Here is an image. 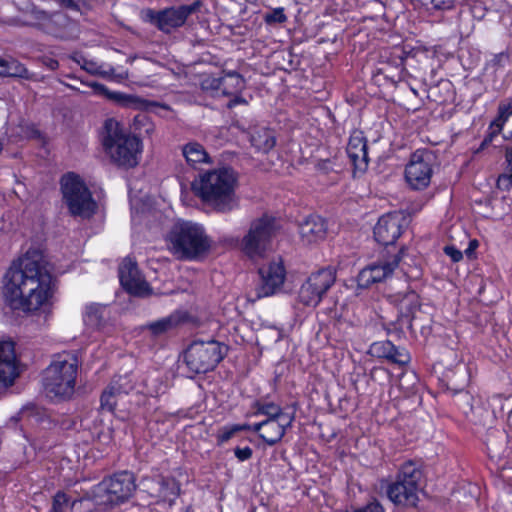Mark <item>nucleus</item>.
I'll return each instance as SVG.
<instances>
[{
	"instance_id": "a878e982",
	"label": "nucleus",
	"mask_w": 512,
	"mask_h": 512,
	"mask_svg": "<svg viewBox=\"0 0 512 512\" xmlns=\"http://www.w3.org/2000/svg\"><path fill=\"white\" fill-rule=\"evenodd\" d=\"M210 87L221 90L224 95L240 94L245 88V80L239 73L230 71L219 78H213Z\"/></svg>"
},
{
	"instance_id": "49530a36",
	"label": "nucleus",
	"mask_w": 512,
	"mask_h": 512,
	"mask_svg": "<svg viewBox=\"0 0 512 512\" xmlns=\"http://www.w3.org/2000/svg\"><path fill=\"white\" fill-rule=\"evenodd\" d=\"M232 98L227 103V108L232 109L236 105H247L248 102L240 94L230 95Z\"/></svg>"
},
{
	"instance_id": "3c124183",
	"label": "nucleus",
	"mask_w": 512,
	"mask_h": 512,
	"mask_svg": "<svg viewBox=\"0 0 512 512\" xmlns=\"http://www.w3.org/2000/svg\"><path fill=\"white\" fill-rule=\"evenodd\" d=\"M235 427H236L237 432L248 431V430L253 431V425H249V424H235Z\"/></svg>"
},
{
	"instance_id": "ea45409f",
	"label": "nucleus",
	"mask_w": 512,
	"mask_h": 512,
	"mask_svg": "<svg viewBox=\"0 0 512 512\" xmlns=\"http://www.w3.org/2000/svg\"><path fill=\"white\" fill-rule=\"evenodd\" d=\"M354 512H385V509L378 500L373 499L365 506L356 509Z\"/></svg>"
},
{
	"instance_id": "6e6d98bb",
	"label": "nucleus",
	"mask_w": 512,
	"mask_h": 512,
	"mask_svg": "<svg viewBox=\"0 0 512 512\" xmlns=\"http://www.w3.org/2000/svg\"><path fill=\"white\" fill-rule=\"evenodd\" d=\"M508 423L510 426H512V410L509 412V415H508Z\"/></svg>"
},
{
	"instance_id": "7c9ffc66",
	"label": "nucleus",
	"mask_w": 512,
	"mask_h": 512,
	"mask_svg": "<svg viewBox=\"0 0 512 512\" xmlns=\"http://www.w3.org/2000/svg\"><path fill=\"white\" fill-rule=\"evenodd\" d=\"M183 321V316L180 312H174L167 317L147 324L146 328L154 336H160L174 328H176Z\"/></svg>"
},
{
	"instance_id": "bf43d9fd",
	"label": "nucleus",
	"mask_w": 512,
	"mask_h": 512,
	"mask_svg": "<svg viewBox=\"0 0 512 512\" xmlns=\"http://www.w3.org/2000/svg\"><path fill=\"white\" fill-rule=\"evenodd\" d=\"M65 503H66V505H68V503H69V499L67 497H66Z\"/></svg>"
},
{
	"instance_id": "37998d69",
	"label": "nucleus",
	"mask_w": 512,
	"mask_h": 512,
	"mask_svg": "<svg viewBox=\"0 0 512 512\" xmlns=\"http://www.w3.org/2000/svg\"><path fill=\"white\" fill-rule=\"evenodd\" d=\"M444 253L451 258L453 262H459L463 258V254L453 245L444 247Z\"/></svg>"
},
{
	"instance_id": "a18cd8bd",
	"label": "nucleus",
	"mask_w": 512,
	"mask_h": 512,
	"mask_svg": "<svg viewBox=\"0 0 512 512\" xmlns=\"http://www.w3.org/2000/svg\"><path fill=\"white\" fill-rule=\"evenodd\" d=\"M500 132H496L495 129H489V133L488 135L483 139V141L481 142L479 148L477 149L476 153L484 150L486 147H488L492 141H493V138L495 136H497Z\"/></svg>"
},
{
	"instance_id": "052dcab7",
	"label": "nucleus",
	"mask_w": 512,
	"mask_h": 512,
	"mask_svg": "<svg viewBox=\"0 0 512 512\" xmlns=\"http://www.w3.org/2000/svg\"><path fill=\"white\" fill-rule=\"evenodd\" d=\"M60 2H62L63 0H59Z\"/></svg>"
},
{
	"instance_id": "9d476101",
	"label": "nucleus",
	"mask_w": 512,
	"mask_h": 512,
	"mask_svg": "<svg viewBox=\"0 0 512 512\" xmlns=\"http://www.w3.org/2000/svg\"><path fill=\"white\" fill-rule=\"evenodd\" d=\"M335 281L336 270L333 267L321 268L312 272L299 289L300 302L306 306H317Z\"/></svg>"
},
{
	"instance_id": "6ab92c4d",
	"label": "nucleus",
	"mask_w": 512,
	"mask_h": 512,
	"mask_svg": "<svg viewBox=\"0 0 512 512\" xmlns=\"http://www.w3.org/2000/svg\"><path fill=\"white\" fill-rule=\"evenodd\" d=\"M293 418L265 419L253 424V432L259 433V437L269 446L278 443L285 435L287 427L292 424Z\"/></svg>"
},
{
	"instance_id": "2f4dec72",
	"label": "nucleus",
	"mask_w": 512,
	"mask_h": 512,
	"mask_svg": "<svg viewBox=\"0 0 512 512\" xmlns=\"http://www.w3.org/2000/svg\"><path fill=\"white\" fill-rule=\"evenodd\" d=\"M158 485L159 499L172 505L180 492L179 483L173 477H161Z\"/></svg>"
},
{
	"instance_id": "f03ea898",
	"label": "nucleus",
	"mask_w": 512,
	"mask_h": 512,
	"mask_svg": "<svg viewBox=\"0 0 512 512\" xmlns=\"http://www.w3.org/2000/svg\"><path fill=\"white\" fill-rule=\"evenodd\" d=\"M236 176L230 168L211 170L200 175L192 184L193 190L203 202L221 213L237 207L235 195Z\"/></svg>"
},
{
	"instance_id": "4be33fe9",
	"label": "nucleus",
	"mask_w": 512,
	"mask_h": 512,
	"mask_svg": "<svg viewBox=\"0 0 512 512\" xmlns=\"http://www.w3.org/2000/svg\"><path fill=\"white\" fill-rule=\"evenodd\" d=\"M419 296L414 291L406 293L398 303L399 316L397 324L399 329L412 330L413 323L418 321L417 313L420 311Z\"/></svg>"
},
{
	"instance_id": "603ef678",
	"label": "nucleus",
	"mask_w": 512,
	"mask_h": 512,
	"mask_svg": "<svg viewBox=\"0 0 512 512\" xmlns=\"http://www.w3.org/2000/svg\"><path fill=\"white\" fill-rule=\"evenodd\" d=\"M59 186H60V191L64 195V175H62L59 179Z\"/></svg>"
},
{
	"instance_id": "58836bf2",
	"label": "nucleus",
	"mask_w": 512,
	"mask_h": 512,
	"mask_svg": "<svg viewBox=\"0 0 512 512\" xmlns=\"http://www.w3.org/2000/svg\"><path fill=\"white\" fill-rule=\"evenodd\" d=\"M21 419H31L33 417L37 418L40 415L39 409L37 406L30 404L24 406L19 412Z\"/></svg>"
},
{
	"instance_id": "f8f14e48",
	"label": "nucleus",
	"mask_w": 512,
	"mask_h": 512,
	"mask_svg": "<svg viewBox=\"0 0 512 512\" xmlns=\"http://www.w3.org/2000/svg\"><path fill=\"white\" fill-rule=\"evenodd\" d=\"M435 155L432 151L416 150L405 168V179L413 190H424L431 182Z\"/></svg>"
},
{
	"instance_id": "09e8293b",
	"label": "nucleus",
	"mask_w": 512,
	"mask_h": 512,
	"mask_svg": "<svg viewBox=\"0 0 512 512\" xmlns=\"http://www.w3.org/2000/svg\"><path fill=\"white\" fill-rule=\"evenodd\" d=\"M88 502L86 499L73 500L71 502V510L76 512L79 506H82L84 503Z\"/></svg>"
},
{
	"instance_id": "c85d7f7f",
	"label": "nucleus",
	"mask_w": 512,
	"mask_h": 512,
	"mask_svg": "<svg viewBox=\"0 0 512 512\" xmlns=\"http://www.w3.org/2000/svg\"><path fill=\"white\" fill-rule=\"evenodd\" d=\"M182 155L191 166L210 162V157L203 145L195 141L183 145Z\"/></svg>"
},
{
	"instance_id": "1a4fd4ad",
	"label": "nucleus",
	"mask_w": 512,
	"mask_h": 512,
	"mask_svg": "<svg viewBox=\"0 0 512 512\" xmlns=\"http://www.w3.org/2000/svg\"><path fill=\"white\" fill-rule=\"evenodd\" d=\"M274 217L264 215L252 221L247 234L242 239V250L251 259L264 257L271 248L276 233Z\"/></svg>"
},
{
	"instance_id": "c756f323",
	"label": "nucleus",
	"mask_w": 512,
	"mask_h": 512,
	"mask_svg": "<svg viewBox=\"0 0 512 512\" xmlns=\"http://www.w3.org/2000/svg\"><path fill=\"white\" fill-rule=\"evenodd\" d=\"M512 116V98H507L500 101L497 108V116L490 123L489 129H495L496 132H501L505 123ZM507 140H512V130L504 136Z\"/></svg>"
},
{
	"instance_id": "e433bc0d",
	"label": "nucleus",
	"mask_w": 512,
	"mask_h": 512,
	"mask_svg": "<svg viewBox=\"0 0 512 512\" xmlns=\"http://www.w3.org/2000/svg\"><path fill=\"white\" fill-rule=\"evenodd\" d=\"M236 433L238 432L236 430L235 424L222 427L219 429L216 435L218 445L229 441Z\"/></svg>"
},
{
	"instance_id": "aec40b11",
	"label": "nucleus",
	"mask_w": 512,
	"mask_h": 512,
	"mask_svg": "<svg viewBox=\"0 0 512 512\" xmlns=\"http://www.w3.org/2000/svg\"><path fill=\"white\" fill-rule=\"evenodd\" d=\"M346 151L354 169L364 172L368 167V152L367 140L362 131L354 130L351 133Z\"/></svg>"
},
{
	"instance_id": "de8ad7c7",
	"label": "nucleus",
	"mask_w": 512,
	"mask_h": 512,
	"mask_svg": "<svg viewBox=\"0 0 512 512\" xmlns=\"http://www.w3.org/2000/svg\"><path fill=\"white\" fill-rule=\"evenodd\" d=\"M509 55L506 52H500L494 56L493 63L494 65L502 66L503 62L508 60Z\"/></svg>"
},
{
	"instance_id": "ddd939ff",
	"label": "nucleus",
	"mask_w": 512,
	"mask_h": 512,
	"mask_svg": "<svg viewBox=\"0 0 512 512\" xmlns=\"http://www.w3.org/2000/svg\"><path fill=\"white\" fill-rule=\"evenodd\" d=\"M403 254V248L398 252L383 254L376 262L363 268L357 276L359 288L366 289L375 283L389 278L398 267Z\"/></svg>"
},
{
	"instance_id": "39448f33",
	"label": "nucleus",
	"mask_w": 512,
	"mask_h": 512,
	"mask_svg": "<svg viewBox=\"0 0 512 512\" xmlns=\"http://www.w3.org/2000/svg\"><path fill=\"white\" fill-rule=\"evenodd\" d=\"M135 490L134 474L121 471L96 484L91 491V499L99 507L113 508L127 502Z\"/></svg>"
},
{
	"instance_id": "393cba45",
	"label": "nucleus",
	"mask_w": 512,
	"mask_h": 512,
	"mask_svg": "<svg viewBox=\"0 0 512 512\" xmlns=\"http://www.w3.org/2000/svg\"><path fill=\"white\" fill-rule=\"evenodd\" d=\"M326 231V222L318 215L309 216L299 225V234L306 243H313L323 239Z\"/></svg>"
},
{
	"instance_id": "4468645a",
	"label": "nucleus",
	"mask_w": 512,
	"mask_h": 512,
	"mask_svg": "<svg viewBox=\"0 0 512 512\" xmlns=\"http://www.w3.org/2000/svg\"><path fill=\"white\" fill-rule=\"evenodd\" d=\"M119 280L129 294L137 297H147L152 295V288L142 277L137 263L130 257L125 258L119 266Z\"/></svg>"
},
{
	"instance_id": "412c9836",
	"label": "nucleus",
	"mask_w": 512,
	"mask_h": 512,
	"mask_svg": "<svg viewBox=\"0 0 512 512\" xmlns=\"http://www.w3.org/2000/svg\"><path fill=\"white\" fill-rule=\"evenodd\" d=\"M133 386L129 383L127 377L119 376L114 378L103 390L100 397V408L113 413L118 400L129 393Z\"/></svg>"
},
{
	"instance_id": "0eeeda50",
	"label": "nucleus",
	"mask_w": 512,
	"mask_h": 512,
	"mask_svg": "<svg viewBox=\"0 0 512 512\" xmlns=\"http://www.w3.org/2000/svg\"><path fill=\"white\" fill-rule=\"evenodd\" d=\"M227 347L216 340H195L184 352V362L194 374L212 371L225 357Z\"/></svg>"
},
{
	"instance_id": "c03bdc74",
	"label": "nucleus",
	"mask_w": 512,
	"mask_h": 512,
	"mask_svg": "<svg viewBox=\"0 0 512 512\" xmlns=\"http://www.w3.org/2000/svg\"><path fill=\"white\" fill-rule=\"evenodd\" d=\"M456 0H429L433 9L448 10L454 6Z\"/></svg>"
},
{
	"instance_id": "2eb2a0df",
	"label": "nucleus",
	"mask_w": 512,
	"mask_h": 512,
	"mask_svg": "<svg viewBox=\"0 0 512 512\" xmlns=\"http://www.w3.org/2000/svg\"><path fill=\"white\" fill-rule=\"evenodd\" d=\"M20 373L15 343L11 340H0V393L13 386Z\"/></svg>"
},
{
	"instance_id": "cd10ccee",
	"label": "nucleus",
	"mask_w": 512,
	"mask_h": 512,
	"mask_svg": "<svg viewBox=\"0 0 512 512\" xmlns=\"http://www.w3.org/2000/svg\"><path fill=\"white\" fill-rule=\"evenodd\" d=\"M250 142L257 151L267 153L276 144L274 131L266 127H255L250 132Z\"/></svg>"
},
{
	"instance_id": "a211bd4d",
	"label": "nucleus",
	"mask_w": 512,
	"mask_h": 512,
	"mask_svg": "<svg viewBox=\"0 0 512 512\" xmlns=\"http://www.w3.org/2000/svg\"><path fill=\"white\" fill-rule=\"evenodd\" d=\"M64 361L52 362L44 371L43 390L46 397L54 403L64 400Z\"/></svg>"
},
{
	"instance_id": "473e14b6",
	"label": "nucleus",
	"mask_w": 512,
	"mask_h": 512,
	"mask_svg": "<svg viewBox=\"0 0 512 512\" xmlns=\"http://www.w3.org/2000/svg\"><path fill=\"white\" fill-rule=\"evenodd\" d=\"M254 415H264L266 419H287L291 418L283 413L282 408L274 402L256 401L253 405Z\"/></svg>"
},
{
	"instance_id": "5fc2aeb1",
	"label": "nucleus",
	"mask_w": 512,
	"mask_h": 512,
	"mask_svg": "<svg viewBox=\"0 0 512 512\" xmlns=\"http://www.w3.org/2000/svg\"><path fill=\"white\" fill-rule=\"evenodd\" d=\"M49 66L51 69H55L56 67H58V62L55 60H50Z\"/></svg>"
},
{
	"instance_id": "a19ab883",
	"label": "nucleus",
	"mask_w": 512,
	"mask_h": 512,
	"mask_svg": "<svg viewBox=\"0 0 512 512\" xmlns=\"http://www.w3.org/2000/svg\"><path fill=\"white\" fill-rule=\"evenodd\" d=\"M50 512H64V492L58 491L53 498Z\"/></svg>"
},
{
	"instance_id": "5701e85b",
	"label": "nucleus",
	"mask_w": 512,
	"mask_h": 512,
	"mask_svg": "<svg viewBox=\"0 0 512 512\" xmlns=\"http://www.w3.org/2000/svg\"><path fill=\"white\" fill-rule=\"evenodd\" d=\"M110 320V311L107 305L90 303L85 306L83 322L87 329L92 331L103 330Z\"/></svg>"
},
{
	"instance_id": "79ce46f5",
	"label": "nucleus",
	"mask_w": 512,
	"mask_h": 512,
	"mask_svg": "<svg viewBox=\"0 0 512 512\" xmlns=\"http://www.w3.org/2000/svg\"><path fill=\"white\" fill-rule=\"evenodd\" d=\"M234 454L239 461H246L252 457L253 450L248 446L244 448L236 447L234 449Z\"/></svg>"
},
{
	"instance_id": "864d4df0",
	"label": "nucleus",
	"mask_w": 512,
	"mask_h": 512,
	"mask_svg": "<svg viewBox=\"0 0 512 512\" xmlns=\"http://www.w3.org/2000/svg\"><path fill=\"white\" fill-rule=\"evenodd\" d=\"M65 5H66V9L75 7V4L72 0H66Z\"/></svg>"
},
{
	"instance_id": "f257e3e1",
	"label": "nucleus",
	"mask_w": 512,
	"mask_h": 512,
	"mask_svg": "<svg viewBox=\"0 0 512 512\" xmlns=\"http://www.w3.org/2000/svg\"><path fill=\"white\" fill-rule=\"evenodd\" d=\"M11 305L25 312L36 311L52 297L54 280L41 251L29 249L13 261L5 274Z\"/></svg>"
},
{
	"instance_id": "f704fd0d",
	"label": "nucleus",
	"mask_w": 512,
	"mask_h": 512,
	"mask_svg": "<svg viewBox=\"0 0 512 512\" xmlns=\"http://www.w3.org/2000/svg\"><path fill=\"white\" fill-rule=\"evenodd\" d=\"M505 162L508 173L502 174L498 177L497 185L499 187L505 186L506 188L512 184V146L505 148Z\"/></svg>"
},
{
	"instance_id": "20e7f679",
	"label": "nucleus",
	"mask_w": 512,
	"mask_h": 512,
	"mask_svg": "<svg viewBox=\"0 0 512 512\" xmlns=\"http://www.w3.org/2000/svg\"><path fill=\"white\" fill-rule=\"evenodd\" d=\"M169 250L180 260H195L211 248V239L202 225L192 221L176 222L167 235Z\"/></svg>"
},
{
	"instance_id": "c9c22d12",
	"label": "nucleus",
	"mask_w": 512,
	"mask_h": 512,
	"mask_svg": "<svg viewBox=\"0 0 512 512\" xmlns=\"http://www.w3.org/2000/svg\"><path fill=\"white\" fill-rule=\"evenodd\" d=\"M287 21L283 7H278L264 15V22L268 25L283 24Z\"/></svg>"
},
{
	"instance_id": "4d7b16f0",
	"label": "nucleus",
	"mask_w": 512,
	"mask_h": 512,
	"mask_svg": "<svg viewBox=\"0 0 512 512\" xmlns=\"http://www.w3.org/2000/svg\"><path fill=\"white\" fill-rule=\"evenodd\" d=\"M475 246H477V241L476 240L470 242V247H475Z\"/></svg>"
},
{
	"instance_id": "423d86ee",
	"label": "nucleus",
	"mask_w": 512,
	"mask_h": 512,
	"mask_svg": "<svg viewBox=\"0 0 512 512\" xmlns=\"http://www.w3.org/2000/svg\"><path fill=\"white\" fill-rule=\"evenodd\" d=\"M422 477L420 464L413 460L404 462L400 466L395 480L386 487L387 497L396 505L416 506Z\"/></svg>"
},
{
	"instance_id": "9b49d317",
	"label": "nucleus",
	"mask_w": 512,
	"mask_h": 512,
	"mask_svg": "<svg viewBox=\"0 0 512 512\" xmlns=\"http://www.w3.org/2000/svg\"><path fill=\"white\" fill-rule=\"evenodd\" d=\"M202 0H195L189 5L165 8L159 11L148 10L150 22L164 33H171L174 29L182 27L189 16L200 11Z\"/></svg>"
},
{
	"instance_id": "72a5a7b5",
	"label": "nucleus",
	"mask_w": 512,
	"mask_h": 512,
	"mask_svg": "<svg viewBox=\"0 0 512 512\" xmlns=\"http://www.w3.org/2000/svg\"><path fill=\"white\" fill-rule=\"evenodd\" d=\"M0 76L28 78V70L15 59H1Z\"/></svg>"
},
{
	"instance_id": "bb28decb",
	"label": "nucleus",
	"mask_w": 512,
	"mask_h": 512,
	"mask_svg": "<svg viewBox=\"0 0 512 512\" xmlns=\"http://www.w3.org/2000/svg\"><path fill=\"white\" fill-rule=\"evenodd\" d=\"M80 363L77 352L69 354L68 359H66V365L68 364V369H66V400L82 396L86 393L84 386L79 385L76 387L77 371Z\"/></svg>"
},
{
	"instance_id": "4c0bfd02",
	"label": "nucleus",
	"mask_w": 512,
	"mask_h": 512,
	"mask_svg": "<svg viewBox=\"0 0 512 512\" xmlns=\"http://www.w3.org/2000/svg\"><path fill=\"white\" fill-rule=\"evenodd\" d=\"M110 98L126 107L133 106L138 102V99L135 96L117 92L110 94Z\"/></svg>"
},
{
	"instance_id": "13d9d810",
	"label": "nucleus",
	"mask_w": 512,
	"mask_h": 512,
	"mask_svg": "<svg viewBox=\"0 0 512 512\" xmlns=\"http://www.w3.org/2000/svg\"><path fill=\"white\" fill-rule=\"evenodd\" d=\"M2 150H3V144H2V142L0 141V153L2 152Z\"/></svg>"
},
{
	"instance_id": "6e6552de",
	"label": "nucleus",
	"mask_w": 512,
	"mask_h": 512,
	"mask_svg": "<svg viewBox=\"0 0 512 512\" xmlns=\"http://www.w3.org/2000/svg\"><path fill=\"white\" fill-rule=\"evenodd\" d=\"M66 206L73 217L82 220L91 219L98 210L86 183L74 172H66Z\"/></svg>"
},
{
	"instance_id": "f3484780",
	"label": "nucleus",
	"mask_w": 512,
	"mask_h": 512,
	"mask_svg": "<svg viewBox=\"0 0 512 512\" xmlns=\"http://www.w3.org/2000/svg\"><path fill=\"white\" fill-rule=\"evenodd\" d=\"M405 217L400 213H389L379 218L374 227L375 240L384 245H393L402 234Z\"/></svg>"
},
{
	"instance_id": "8fccbe9b",
	"label": "nucleus",
	"mask_w": 512,
	"mask_h": 512,
	"mask_svg": "<svg viewBox=\"0 0 512 512\" xmlns=\"http://www.w3.org/2000/svg\"><path fill=\"white\" fill-rule=\"evenodd\" d=\"M268 332H271L276 342L282 339V331L280 329L271 328Z\"/></svg>"
},
{
	"instance_id": "b1692460",
	"label": "nucleus",
	"mask_w": 512,
	"mask_h": 512,
	"mask_svg": "<svg viewBox=\"0 0 512 512\" xmlns=\"http://www.w3.org/2000/svg\"><path fill=\"white\" fill-rule=\"evenodd\" d=\"M371 353L379 358H386L392 363L404 366L409 363V353L404 348L396 347L391 341H379L371 345Z\"/></svg>"
},
{
	"instance_id": "dca6fc26",
	"label": "nucleus",
	"mask_w": 512,
	"mask_h": 512,
	"mask_svg": "<svg viewBox=\"0 0 512 512\" xmlns=\"http://www.w3.org/2000/svg\"><path fill=\"white\" fill-rule=\"evenodd\" d=\"M261 285L256 289V298L260 299L275 294L283 285L286 270L281 260L273 261L259 269Z\"/></svg>"
},
{
	"instance_id": "7ed1b4c3",
	"label": "nucleus",
	"mask_w": 512,
	"mask_h": 512,
	"mask_svg": "<svg viewBox=\"0 0 512 512\" xmlns=\"http://www.w3.org/2000/svg\"><path fill=\"white\" fill-rule=\"evenodd\" d=\"M101 143L111 162L125 169L139 164L142 153L141 140L124 130L115 119H106L101 131Z\"/></svg>"
}]
</instances>
